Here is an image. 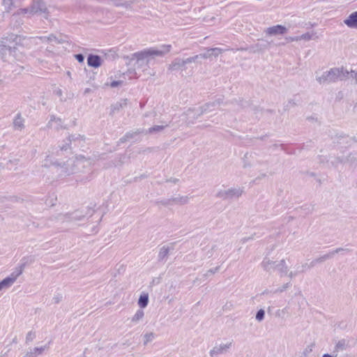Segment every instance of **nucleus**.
I'll return each instance as SVG.
<instances>
[{
  "mask_svg": "<svg viewBox=\"0 0 357 357\" xmlns=\"http://www.w3.org/2000/svg\"><path fill=\"white\" fill-rule=\"evenodd\" d=\"M171 50L170 45H163L159 49L149 48L132 54V59H136L139 65L145 63L148 65L150 56H162Z\"/></svg>",
  "mask_w": 357,
  "mask_h": 357,
  "instance_id": "f257e3e1",
  "label": "nucleus"
},
{
  "mask_svg": "<svg viewBox=\"0 0 357 357\" xmlns=\"http://www.w3.org/2000/svg\"><path fill=\"white\" fill-rule=\"evenodd\" d=\"M349 71L342 68H333L324 72L321 76L317 77V81L322 84H330L337 81H343L349 79Z\"/></svg>",
  "mask_w": 357,
  "mask_h": 357,
  "instance_id": "f03ea898",
  "label": "nucleus"
},
{
  "mask_svg": "<svg viewBox=\"0 0 357 357\" xmlns=\"http://www.w3.org/2000/svg\"><path fill=\"white\" fill-rule=\"evenodd\" d=\"M24 56L17 53L16 47H11L10 46L4 45L3 43H0V58L3 61L9 62L14 61L16 60H21Z\"/></svg>",
  "mask_w": 357,
  "mask_h": 357,
  "instance_id": "7ed1b4c3",
  "label": "nucleus"
},
{
  "mask_svg": "<svg viewBox=\"0 0 357 357\" xmlns=\"http://www.w3.org/2000/svg\"><path fill=\"white\" fill-rule=\"evenodd\" d=\"M84 158V157H82L80 158H77L76 160V164H75V162L73 160H68L66 162H64L63 165H61L59 162H54V166L56 167V172L60 176H69L75 173V171L74 167L80 165V163L82 162V160Z\"/></svg>",
  "mask_w": 357,
  "mask_h": 357,
  "instance_id": "20e7f679",
  "label": "nucleus"
},
{
  "mask_svg": "<svg viewBox=\"0 0 357 357\" xmlns=\"http://www.w3.org/2000/svg\"><path fill=\"white\" fill-rule=\"evenodd\" d=\"M24 266L25 263L20 264L9 276L2 280L0 282V291L11 287L16 281L17 278L22 273Z\"/></svg>",
  "mask_w": 357,
  "mask_h": 357,
  "instance_id": "39448f33",
  "label": "nucleus"
},
{
  "mask_svg": "<svg viewBox=\"0 0 357 357\" xmlns=\"http://www.w3.org/2000/svg\"><path fill=\"white\" fill-rule=\"evenodd\" d=\"M243 192V188H230L227 190L219 191L216 196L222 199H233L234 197H239Z\"/></svg>",
  "mask_w": 357,
  "mask_h": 357,
  "instance_id": "423d86ee",
  "label": "nucleus"
},
{
  "mask_svg": "<svg viewBox=\"0 0 357 357\" xmlns=\"http://www.w3.org/2000/svg\"><path fill=\"white\" fill-rule=\"evenodd\" d=\"M29 12V8H20L17 10L11 17L10 22L13 26L15 28L20 27L24 22L22 15L27 14Z\"/></svg>",
  "mask_w": 357,
  "mask_h": 357,
  "instance_id": "0eeeda50",
  "label": "nucleus"
},
{
  "mask_svg": "<svg viewBox=\"0 0 357 357\" xmlns=\"http://www.w3.org/2000/svg\"><path fill=\"white\" fill-rule=\"evenodd\" d=\"M288 31V29L281 24H277L275 26H272L268 27L264 30V33L266 36H278V35H284L287 33Z\"/></svg>",
  "mask_w": 357,
  "mask_h": 357,
  "instance_id": "6e6552de",
  "label": "nucleus"
},
{
  "mask_svg": "<svg viewBox=\"0 0 357 357\" xmlns=\"http://www.w3.org/2000/svg\"><path fill=\"white\" fill-rule=\"evenodd\" d=\"M232 346V342H229L227 344H221L218 346H215L212 349L210 350L209 354L211 357H217L220 354H225L228 351V349Z\"/></svg>",
  "mask_w": 357,
  "mask_h": 357,
  "instance_id": "1a4fd4ad",
  "label": "nucleus"
},
{
  "mask_svg": "<svg viewBox=\"0 0 357 357\" xmlns=\"http://www.w3.org/2000/svg\"><path fill=\"white\" fill-rule=\"evenodd\" d=\"M188 59H182L181 58L174 59L169 64L168 69L169 70H185L187 69L186 65L189 63L187 62Z\"/></svg>",
  "mask_w": 357,
  "mask_h": 357,
  "instance_id": "9d476101",
  "label": "nucleus"
},
{
  "mask_svg": "<svg viewBox=\"0 0 357 357\" xmlns=\"http://www.w3.org/2000/svg\"><path fill=\"white\" fill-rule=\"evenodd\" d=\"M50 121L47 124V127L48 128H53L56 130L66 129V127L63 125V121L61 118L56 117L54 115H50Z\"/></svg>",
  "mask_w": 357,
  "mask_h": 357,
  "instance_id": "9b49d317",
  "label": "nucleus"
},
{
  "mask_svg": "<svg viewBox=\"0 0 357 357\" xmlns=\"http://www.w3.org/2000/svg\"><path fill=\"white\" fill-rule=\"evenodd\" d=\"M222 103L223 98H219L213 102H207L199 108V109L197 110V113L195 115L194 117L197 119L202 116L203 114L207 112V111L209 110L210 106L220 105Z\"/></svg>",
  "mask_w": 357,
  "mask_h": 357,
  "instance_id": "f8f14e48",
  "label": "nucleus"
},
{
  "mask_svg": "<svg viewBox=\"0 0 357 357\" xmlns=\"http://www.w3.org/2000/svg\"><path fill=\"white\" fill-rule=\"evenodd\" d=\"M102 60L99 55L90 54L87 57V64L89 67L97 68L102 65Z\"/></svg>",
  "mask_w": 357,
  "mask_h": 357,
  "instance_id": "ddd939ff",
  "label": "nucleus"
},
{
  "mask_svg": "<svg viewBox=\"0 0 357 357\" xmlns=\"http://www.w3.org/2000/svg\"><path fill=\"white\" fill-rule=\"evenodd\" d=\"M78 139L84 140L85 137L84 135H81L79 134H73L68 136L67 138V142H65V144L60 146V150L61 151H66L70 147V144L72 142H75Z\"/></svg>",
  "mask_w": 357,
  "mask_h": 357,
  "instance_id": "4468645a",
  "label": "nucleus"
},
{
  "mask_svg": "<svg viewBox=\"0 0 357 357\" xmlns=\"http://www.w3.org/2000/svg\"><path fill=\"white\" fill-rule=\"evenodd\" d=\"M84 217V215L80 214L78 211H75L61 215L60 219L63 221H77L82 220Z\"/></svg>",
  "mask_w": 357,
  "mask_h": 357,
  "instance_id": "2eb2a0df",
  "label": "nucleus"
},
{
  "mask_svg": "<svg viewBox=\"0 0 357 357\" xmlns=\"http://www.w3.org/2000/svg\"><path fill=\"white\" fill-rule=\"evenodd\" d=\"M344 23L351 29H357V11L351 13L348 17L344 20Z\"/></svg>",
  "mask_w": 357,
  "mask_h": 357,
  "instance_id": "dca6fc26",
  "label": "nucleus"
},
{
  "mask_svg": "<svg viewBox=\"0 0 357 357\" xmlns=\"http://www.w3.org/2000/svg\"><path fill=\"white\" fill-rule=\"evenodd\" d=\"M47 8L45 3L42 1L36 2L29 9V13H46Z\"/></svg>",
  "mask_w": 357,
  "mask_h": 357,
  "instance_id": "f3484780",
  "label": "nucleus"
},
{
  "mask_svg": "<svg viewBox=\"0 0 357 357\" xmlns=\"http://www.w3.org/2000/svg\"><path fill=\"white\" fill-rule=\"evenodd\" d=\"M128 99H121L120 101L111 105L110 115H113L114 113L119 112L121 109L124 108L128 105Z\"/></svg>",
  "mask_w": 357,
  "mask_h": 357,
  "instance_id": "a211bd4d",
  "label": "nucleus"
},
{
  "mask_svg": "<svg viewBox=\"0 0 357 357\" xmlns=\"http://www.w3.org/2000/svg\"><path fill=\"white\" fill-rule=\"evenodd\" d=\"M13 126L15 130L21 131L24 128V119L21 113H17L13 120Z\"/></svg>",
  "mask_w": 357,
  "mask_h": 357,
  "instance_id": "6ab92c4d",
  "label": "nucleus"
},
{
  "mask_svg": "<svg viewBox=\"0 0 357 357\" xmlns=\"http://www.w3.org/2000/svg\"><path fill=\"white\" fill-rule=\"evenodd\" d=\"M170 250L171 248L167 245H163L160 248L158 255V261H165L169 255ZM172 250H173V247L172 248Z\"/></svg>",
  "mask_w": 357,
  "mask_h": 357,
  "instance_id": "aec40b11",
  "label": "nucleus"
},
{
  "mask_svg": "<svg viewBox=\"0 0 357 357\" xmlns=\"http://www.w3.org/2000/svg\"><path fill=\"white\" fill-rule=\"evenodd\" d=\"M275 270H278L280 274V276L282 277L286 275L288 272V267L286 264L285 260H280L274 267Z\"/></svg>",
  "mask_w": 357,
  "mask_h": 357,
  "instance_id": "412c9836",
  "label": "nucleus"
},
{
  "mask_svg": "<svg viewBox=\"0 0 357 357\" xmlns=\"http://www.w3.org/2000/svg\"><path fill=\"white\" fill-rule=\"evenodd\" d=\"M47 348V347L46 346L35 347L29 351H27L23 357H36L37 356L42 354Z\"/></svg>",
  "mask_w": 357,
  "mask_h": 357,
  "instance_id": "4be33fe9",
  "label": "nucleus"
},
{
  "mask_svg": "<svg viewBox=\"0 0 357 357\" xmlns=\"http://www.w3.org/2000/svg\"><path fill=\"white\" fill-rule=\"evenodd\" d=\"M277 264V261H271L268 258L265 257L261 265L265 271H270L271 270H275L274 267H275Z\"/></svg>",
  "mask_w": 357,
  "mask_h": 357,
  "instance_id": "5701e85b",
  "label": "nucleus"
},
{
  "mask_svg": "<svg viewBox=\"0 0 357 357\" xmlns=\"http://www.w3.org/2000/svg\"><path fill=\"white\" fill-rule=\"evenodd\" d=\"M332 258V256L330 253V252L326 255H324L322 256H320L318 258H316L313 259L310 264H309V268H313L317 264L322 263L325 261L326 260Z\"/></svg>",
  "mask_w": 357,
  "mask_h": 357,
  "instance_id": "b1692460",
  "label": "nucleus"
},
{
  "mask_svg": "<svg viewBox=\"0 0 357 357\" xmlns=\"http://www.w3.org/2000/svg\"><path fill=\"white\" fill-rule=\"evenodd\" d=\"M348 347L349 341L346 339H341L336 343L334 348V352L346 350Z\"/></svg>",
  "mask_w": 357,
  "mask_h": 357,
  "instance_id": "393cba45",
  "label": "nucleus"
},
{
  "mask_svg": "<svg viewBox=\"0 0 357 357\" xmlns=\"http://www.w3.org/2000/svg\"><path fill=\"white\" fill-rule=\"evenodd\" d=\"M168 124L161 126H153L146 130V134H154L156 132H162L165 128L168 127Z\"/></svg>",
  "mask_w": 357,
  "mask_h": 357,
  "instance_id": "a878e982",
  "label": "nucleus"
},
{
  "mask_svg": "<svg viewBox=\"0 0 357 357\" xmlns=\"http://www.w3.org/2000/svg\"><path fill=\"white\" fill-rule=\"evenodd\" d=\"M149 303V295L148 294H141L138 299V305L141 308H144Z\"/></svg>",
  "mask_w": 357,
  "mask_h": 357,
  "instance_id": "bb28decb",
  "label": "nucleus"
},
{
  "mask_svg": "<svg viewBox=\"0 0 357 357\" xmlns=\"http://www.w3.org/2000/svg\"><path fill=\"white\" fill-rule=\"evenodd\" d=\"M345 162L349 164V165L352 167H356L357 165V153H350L344 160Z\"/></svg>",
  "mask_w": 357,
  "mask_h": 357,
  "instance_id": "cd10ccee",
  "label": "nucleus"
},
{
  "mask_svg": "<svg viewBox=\"0 0 357 357\" xmlns=\"http://www.w3.org/2000/svg\"><path fill=\"white\" fill-rule=\"evenodd\" d=\"M315 347V342H312L309 345H307L301 354L300 357H307L310 353L313 351V349Z\"/></svg>",
  "mask_w": 357,
  "mask_h": 357,
  "instance_id": "c85d7f7f",
  "label": "nucleus"
},
{
  "mask_svg": "<svg viewBox=\"0 0 357 357\" xmlns=\"http://www.w3.org/2000/svg\"><path fill=\"white\" fill-rule=\"evenodd\" d=\"M144 310L142 309H139L136 313L135 314V315L132 317L131 319V321L134 323H137L139 321H140L141 319H142V318L144 317Z\"/></svg>",
  "mask_w": 357,
  "mask_h": 357,
  "instance_id": "c756f323",
  "label": "nucleus"
},
{
  "mask_svg": "<svg viewBox=\"0 0 357 357\" xmlns=\"http://www.w3.org/2000/svg\"><path fill=\"white\" fill-rule=\"evenodd\" d=\"M189 198L188 196H182L178 197H172V202L178 203L180 204H185L188 202Z\"/></svg>",
  "mask_w": 357,
  "mask_h": 357,
  "instance_id": "7c9ffc66",
  "label": "nucleus"
},
{
  "mask_svg": "<svg viewBox=\"0 0 357 357\" xmlns=\"http://www.w3.org/2000/svg\"><path fill=\"white\" fill-rule=\"evenodd\" d=\"M54 162H58L56 160H53L52 157L50 155H47L44 161L43 164L42 165L43 167L48 168L52 165H54Z\"/></svg>",
  "mask_w": 357,
  "mask_h": 357,
  "instance_id": "2f4dec72",
  "label": "nucleus"
},
{
  "mask_svg": "<svg viewBox=\"0 0 357 357\" xmlns=\"http://www.w3.org/2000/svg\"><path fill=\"white\" fill-rule=\"evenodd\" d=\"M41 40H43V41H47V42H56V43L59 44V43H61L62 42L61 40H59L53 34H50V36H43V37H41L40 38Z\"/></svg>",
  "mask_w": 357,
  "mask_h": 357,
  "instance_id": "473e14b6",
  "label": "nucleus"
},
{
  "mask_svg": "<svg viewBox=\"0 0 357 357\" xmlns=\"http://www.w3.org/2000/svg\"><path fill=\"white\" fill-rule=\"evenodd\" d=\"M2 5L4 6L6 12L8 13L13 6V0H3Z\"/></svg>",
  "mask_w": 357,
  "mask_h": 357,
  "instance_id": "72a5a7b5",
  "label": "nucleus"
},
{
  "mask_svg": "<svg viewBox=\"0 0 357 357\" xmlns=\"http://www.w3.org/2000/svg\"><path fill=\"white\" fill-rule=\"evenodd\" d=\"M133 1H121V3H116V7H123L126 9H130L132 8V5L133 3Z\"/></svg>",
  "mask_w": 357,
  "mask_h": 357,
  "instance_id": "f704fd0d",
  "label": "nucleus"
},
{
  "mask_svg": "<svg viewBox=\"0 0 357 357\" xmlns=\"http://www.w3.org/2000/svg\"><path fill=\"white\" fill-rule=\"evenodd\" d=\"M259 41H261V43H258L257 44H256V47L259 49V50H262V49H267L270 46V43L268 42L267 40H263V39H261V40H259Z\"/></svg>",
  "mask_w": 357,
  "mask_h": 357,
  "instance_id": "c9c22d12",
  "label": "nucleus"
},
{
  "mask_svg": "<svg viewBox=\"0 0 357 357\" xmlns=\"http://www.w3.org/2000/svg\"><path fill=\"white\" fill-rule=\"evenodd\" d=\"M264 317H265V311L263 309H260L257 312L255 319L257 321L260 322L264 320Z\"/></svg>",
  "mask_w": 357,
  "mask_h": 357,
  "instance_id": "e433bc0d",
  "label": "nucleus"
},
{
  "mask_svg": "<svg viewBox=\"0 0 357 357\" xmlns=\"http://www.w3.org/2000/svg\"><path fill=\"white\" fill-rule=\"evenodd\" d=\"M208 51H211L212 56L217 57L219 54L223 52V50L219 47L208 48Z\"/></svg>",
  "mask_w": 357,
  "mask_h": 357,
  "instance_id": "4c0bfd02",
  "label": "nucleus"
},
{
  "mask_svg": "<svg viewBox=\"0 0 357 357\" xmlns=\"http://www.w3.org/2000/svg\"><path fill=\"white\" fill-rule=\"evenodd\" d=\"M341 252H351V250L349 249V248H337L335 250L331 251L330 253L333 257L334 256V255L337 254Z\"/></svg>",
  "mask_w": 357,
  "mask_h": 357,
  "instance_id": "58836bf2",
  "label": "nucleus"
},
{
  "mask_svg": "<svg viewBox=\"0 0 357 357\" xmlns=\"http://www.w3.org/2000/svg\"><path fill=\"white\" fill-rule=\"evenodd\" d=\"M143 132V130H137L135 132H128L126 133V137H127L128 139H132L134 137H135L136 135L140 134V133H142Z\"/></svg>",
  "mask_w": 357,
  "mask_h": 357,
  "instance_id": "ea45409f",
  "label": "nucleus"
},
{
  "mask_svg": "<svg viewBox=\"0 0 357 357\" xmlns=\"http://www.w3.org/2000/svg\"><path fill=\"white\" fill-rule=\"evenodd\" d=\"M144 344H146L148 342H151L154 338V333H146L144 335Z\"/></svg>",
  "mask_w": 357,
  "mask_h": 357,
  "instance_id": "a19ab883",
  "label": "nucleus"
},
{
  "mask_svg": "<svg viewBox=\"0 0 357 357\" xmlns=\"http://www.w3.org/2000/svg\"><path fill=\"white\" fill-rule=\"evenodd\" d=\"M231 104H237L238 105L241 106V107H245L248 105V102L247 101H243V100H234L230 102Z\"/></svg>",
  "mask_w": 357,
  "mask_h": 357,
  "instance_id": "79ce46f5",
  "label": "nucleus"
},
{
  "mask_svg": "<svg viewBox=\"0 0 357 357\" xmlns=\"http://www.w3.org/2000/svg\"><path fill=\"white\" fill-rule=\"evenodd\" d=\"M36 334L33 331H29L26 336V343H29L30 342H32L33 340L35 338Z\"/></svg>",
  "mask_w": 357,
  "mask_h": 357,
  "instance_id": "37998d69",
  "label": "nucleus"
},
{
  "mask_svg": "<svg viewBox=\"0 0 357 357\" xmlns=\"http://www.w3.org/2000/svg\"><path fill=\"white\" fill-rule=\"evenodd\" d=\"M312 38V34L307 32L299 36V40H310Z\"/></svg>",
  "mask_w": 357,
  "mask_h": 357,
  "instance_id": "c03bdc74",
  "label": "nucleus"
},
{
  "mask_svg": "<svg viewBox=\"0 0 357 357\" xmlns=\"http://www.w3.org/2000/svg\"><path fill=\"white\" fill-rule=\"evenodd\" d=\"M289 285H290V283L287 282V283L283 284L280 288H278V289H275V291H273V293L276 294V293L283 292L289 287Z\"/></svg>",
  "mask_w": 357,
  "mask_h": 357,
  "instance_id": "a18cd8bd",
  "label": "nucleus"
},
{
  "mask_svg": "<svg viewBox=\"0 0 357 357\" xmlns=\"http://www.w3.org/2000/svg\"><path fill=\"white\" fill-rule=\"evenodd\" d=\"M343 162H345V161L343 159H342V158H340L339 157L338 158H335L333 160L331 161L332 165L335 167H337V165L339 164H341V163H343Z\"/></svg>",
  "mask_w": 357,
  "mask_h": 357,
  "instance_id": "49530a36",
  "label": "nucleus"
},
{
  "mask_svg": "<svg viewBox=\"0 0 357 357\" xmlns=\"http://www.w3.org/2000/svg\"><path fill=\"white\" fill-rule=\"evenodd\" d=\"M287 307H284L282 310H278L275 312V316L278 317H283V316L287 312Z\"/></svg>",
  "mask_w": 357,
  "mask_h": 357,
  "instance_id": "de8ad7c7",
  "label": "nucleus"
},
{
  "mask_svg": "<svg viewBox=\"0 0 357 357\" xmlns=\"http://www.w3.org/2000/svg\"><path fill=\"white\" fill-rule=\"evenodd\" d=\"M156 204H162L163 206H168L172 204V198L167 199H163L160 201H156Z\"/></svg>",
  "mask_w": 357,
  "mask_h": 357,
  "instance_id": "09e8293b",
  "label": "nucleus"
},
{
  "mask_svg": "<svg viewBox=\"0 0 357 357\" xmlns=\"http://www.w3.org/2000/svg\"><path fill=\"white\" fill-rule=\"evenodd\" d=\"M349 78H352L353 79H354V84H357V71L351 70L350 72L349 71Z\"/></svg>",
  "mask_w": 357,
  "mask_h": 357,
  "instance_id": "8fccbe9b",
  "label": "nucleus"
},
{
  "mask_svg": "<svg viewBox=\"0 0 357 357\" xmlns=\"http://www.w3.org/2000/svg\"><path fill=\"white\" fill-rule=\"evenodd\" d=\"M220 269V266H217L214 268L209 269L204 275V277H208L210 274H214L217 273Z\"/></svg>",
  "mask_w": 357,
  "mask_h": 357,
  "instance_id": "3c124183",
  "label": "nucleus"
},
{
  "mask_svg": "<svg viewBox=\"0 0 357 357\" xmlns=\"http://www.w3.org/2000/svg\"><path fill=\"white\" fill-rule=\"evenodd\" d=\"M199 59H201L200 54H197L191 57L187 58L188 61L189 63H191L192 62H197Z\"/></svg>",
  "mask_w": 357,
  "mask_h": 357,
  "instance_id": "603ef678",
  "label": "nucleus"
},
{
  "mask_svg": "<svg viewBox=\"0 0 357 357\" xmlns=\"http://www.w3.org/2000/svg\"><path fill=\"white\" fill-rule=\"evenodd\" d=\"M123 82L122 80L113 81L109 84V86L112 88H115L116 86L121 85ZM106 85H108V84H106Z\"/></svg>",
  "mask_w": 357,
  "mask_h": 357,
  "instance_id": "864d4df0",
  "label": "nucleus"
},
{
  "mask_svg": "<svg viewBox=\"0 0 357 357\" xmlns=\"http://www.w3.org/2000/svg\"><path fill=\"white\" fill-rule=\"evenodd\" d=\"M201 56V59H208L212 56L211 51H208V48L206 49V52L202 54H199Z\"/></svg>",
  "mask_w": 357,
  "mask_h": 357,
  "instance_id": "5fc2aeb1",
  "label": "nucleus"
},
{
  "mask_svg": "<svg viewBox=\"0 0 357 357\" xmlns=\"http://www.w3.org/2000/svg\"><path fill=\"white\" fill-rule=\"evenodd\" d=\"M74 56L79 63H83L84 61V56L82 54H77Z\"/></svg>",
  "mask_w": 357,
  "mask_h": 357,
  "instance_id": "6e6d98bb",
  "label": "nucleus"
},
{
  "mask_svg": "<svg viewBox=\"0 0 357 357\" xmlns=\"http://www.w3.org/2000/svg\"><path fill=\"white\" fill-rule=\"evenodd\" d=\"M285 40L287 43L300 40L299 36H295V37L289 36V37H286Z\"/></svg>",
  "mask_w": 357,
  "mask_h": 357,
  "instance_id": "4d7b16f0",
  "label": "nucleus"
},
{
  "mask_svg": "<svg viewBox=\"0 0 357 357\" xmlns=\"http://www.w3.org/2000/svg\"><path fill=\"white\" fill-rule=\"evenodd\" d=\"M62 298L63 297L61 294H57L55 295L52 299L54 303H59L62 300Z\"/></svg>",
  "mask_w": 357,
  "mask_h": 357,
  "instance_id": "13d9d810",
  "label": "nucleus"
},
{
  "mask_svg": "<svg viewBox=\"0 0 357 357\" xmlns=\"http://www.w3.org/2000/svg\"><path fill=\"white\" fill-rule=\"evenodd\" d=\"M254 239V235H252L250 236H248V237H244L243 238L241 239V242L244 244L246 242H248V241L250 240H253Z\"/></svg>",
  "mask_w": 357,
  "mask_h": 357,
  "instance_id": "bf43d9fd",
  "label": "nucleus"
},
{
  "mask_svg": "<svg viewBox=\"0 0 357 357\" xmlns=\"http://www.w3.org/2000/svg\"><path fill=\"white\" fill-rule=\"evenodd\" d=\"M278 147H280L283 150L284 145L282 144H274L270 146L269 149H272V150H275Z\"/></svg>",
  "mask_w": 357,
  "mask_h": 357,
  "instance_id": "052dcab7",
  "label": "nucleus"
},
{
  "mask_svg": "<svg viewBox=\"0 0 357 357\" xmlns=\"http://www.w3.org/2000/svg\"><path fill=\"white\" fill-rule=\"evenodd\" d=\"M211 250L212 251L215 252H217L218 251H220L221 250V248H220V245H213L212 247H211Z\"/></svg>",
  "mask_w": 357,
  "mask_h": 357,
  "instance_id": "680f3d73",
  "label": "nucleus"
},
{
  "mask_svg": "<svg viewBox=\"0 0 357 357\" xmlns=\"http://www.w3.org/2000/svg\"><path fill=\"white\" fill-rule=\"evenodd\" d=\"M301 268L302 269L299 271L300 273H303L305 272L307 269L310 268H309V264H304L301 266Z\"/></svg>",
  "mask_w": 357,
  "mask_h": 357,
  "instance_id": "e2e57ef3",
  "label": "nucleus"
},
{
  "mask_svg": "<svg viewBox=\"0 0 357 357\" xmlns=\"http://www.w3.org/2000/svg\"><path fill=\"white\" fill-rule=\"evenodd\" d=\"M128 140V139L127 137H126V135H125L123 137H122L121 138L119 139V144L125 143Z\"/></svg>",
  "mask_w": 357,
  "mask_h": 357,
  "instance_id": "0e129e2a",
  "label": "nucleus"
},
{
  "mask_svg": "<svg viewBox=\"0 0 357 357\" xmlns=\"http://www.w3.org/2000/svg\"><path fill=\"white\" fill-rule=\"evenodd\" d=\"M54 93L61 97L62 96V90L60 89H56V90H54Z\"/></svg>",
  "mask_w": 357,
  "mask_h": 357,
  "instance_id": "69168bd1",
  "label": "nucleus"
},
{
  "mask_svg": "<svg viewBox=\"0 0 357 357\" xmlns=\"http://www.w3.org/2000/svg\"><path fill=\"white\" fill-rule=\"evenodd\" d=\"M206 255L208 258H211L214 255V252L212 251L211 248L207 251Z\"/></svg>",
  "mask_w": 357,
  "mask_h": 357,
  "instance_id": "338daca9",
  "label": "nucleus"
},
{
  "mask_svg": "<svg viewBox=\"0 0 357 357\" xmlns=\"http://www.w3.org/2000/svg\"><path fill=\"white\" fill-rule=\"evenodd\" d=\"M300 273L299 271H296V272H293V271H291L289 274V277L290 278H293L294 277H295L296 275H297V274Z\"/></svg>",
  "mask_w": 357,
  "mask_h": 357,
  "instance_id": "774afa93",
  "label": "nucleus"
}]
</instances>
